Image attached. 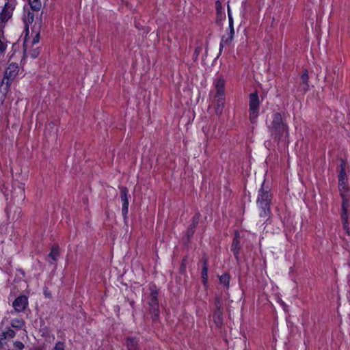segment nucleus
<instances>
[{
  "mask_svg": "<svg viewBox=\"0 0 350 350\" xmlns=\"http://www.w3.org/2000/svg\"><path fill=\"white\" fill-rule=\"evenodd\" d=\"M269 129L275 142L286 144L288 142V131L287 126L284 123L282 115L280 113L273 114V120L269 126Z\"/></svg>",
  "mask_w": 350,
  "mask_h": 350,
  "instance_id": "1",
  "label": "nucleus"
},
{
  "mask_svg": "<svg viewBox=\"0 0 350 350\" xmlns=\"http://www.w3.org/2000/svg\"><path fill=\"white\" fill-rule=\"evenodd\" d=\"M271 200V195L268 190H265L263 185L258 191L257 199V204L261 208L260 213V217H267L271 213L270 204Z\"/></svg>",
  "mask_w": 350,
  "mask_h": 350,
  "instance_id": "2",
  "label": "nucleus"
},
{
  "mask_svg": "<svg viewBox=\"0 0 350 350\" xmlns=\"http://www.w3.org/2000/svg\"><path fill=\"white\" fill-rule=\"evenodd\" d=\"M340 196L342 199L340 217L343 228L349 234L348 208L350 206V194L349 193H342L340 194Z\"/></svg>",
  "mask_w": 350,
  "mask_h": 350,
  "instance_id": "3",
  "label": "nucleus"
},
{
  "mask_svg": "<svg viewBox=\"0 0 350 350\" xmlns=\"http://www.w3.org/2000/svg\"><path fill=\"white\" fill-rule=\"evenodd\" d=\"M259 96L257 92L250 94L249 97V111L250 121L254 123L256 122L257 117L259 114Z\"/></svg>",
  "mask_w": 350,
  "mask_h": 350,
  "instance_id": "4",
  "label": "nucleus"
},
{
  "mask_svg": "<svg viewBox=\"0 0 350 350\" xmlns=\"http://www.w3.org/2000/svg\"><path fill=\"white\" fill-rule=\"evenodd\" d=\"M210 94L213 96L215 113L220 116L222 113L225 103L224 89H216L215 91H211Z\"/></svg>",
  "mask_w": 350,
  "mask_h": 350,
  "instance_id": "5",
  "label": "nucleus"
},
{
  "mask_svg": "<svg viewBox=\"0 0 350 350\" xmlns=\"http://www.w3.org/2000/svg\"><path fill=\"white\" fill-rule=\"evenodd\" d=\"M18 73V66L16 63L10 64L5 71L4 77L2 83L6 86L12 85Z\"/></svg>",
  "mask_w": 350,
  "mask_h": 350,
  "instance_id": "6",
  "label": "nucleus"
},
{
  "mask_svg": "<svg viewBox=\"0 0 350 350\" xmlns=\"http://www.w3.org/2000/svg\"><path fill=\"white\" fill-rule=\"evenodd\" d=\"M151 293L148 299L150 311L153 318L156 319L159 314V302L157 299L158 292L154 288H150Z\"/></svg>",
  "mask_w": 350,
  "mask_h": 350,
  "instance_id": "7",
  "label": "nucleus"
},
{
  "mask_svg": "<svg viewBox=\"0 0 350 350\" xmlns=\"http://www.w3.org/2000/svg\"><path fill=\"white\" fill-rule=\"evenodd\" d=\"M15 8V1H8L5 3L3 9L0 14V20L1 22H7L12 16Z\"/></svg>",
  "mask_w": 350,
  "mask_h": 350,
  "instance_id": "8",
  "label": "nucleus"
},
{
  "mask_svg": "<svg viewBox=\"0 0 350 350\" xmlns=\"http://www.w3.org/2000/svg\"><path fill=\"white\" fill-rule=\"evenodd\" d=\"M228 20H229L230 32L228 33L226 37L224 36L222 38L221 43H220L221 47H223V46L224 44H227L230 43L232 40L234 34V27H233V21H232V15L230 13L229 6H228Z\"/></svg>",
  "mask_w": 350,
  "mask_h": 350,
  "instance_id": "9",
  "label": "nucleus"
},
{
  "mask_svg": "<svg viewBox=\"0 0 350 350\" xmlns=\"http://www.w3.org/2000/svg\"><path fill=\"white\" fill-rule=\"evenodd\" d=\"M28 306V299L25 295L18 296L12 304V306L16 312H23Z\"/></svg>",
  "mask_w": 350,
  "mask_h": 350,
  "instance_id": "10",
  "label": "nucleus"
},
{
  "mask_svg": "<svg viewBox=\"0 0 350 350\" xmlns=\"http://www.w3.org/2000/svg\"><path fill=\"white\" fill-rule=\"evenodd\" d=\"M129 190L126 187H122L120 188V198L122 202V214L126 215L129 211V200H128Z\"/></svg>",
  "mask_w": 350,
  "mask_h": 350,
  "instance_id": "11",
  "label": "nucleus"
},
{
  "mask_svg": "<svg viewBox=\"0 0 350 350\" xmlns=\"http://www.w3.org/2000/svg\"><path fill=\"white\" fill-rule=\"evenodd\" d=\"M15 336V331L10 327H7L0 333V342L6 339L13 338Z\"/></svg>",
  "mask_w": 350,
  "mask_h": 350,
  "instance_id": "12",
  "label": "nucleus"
},
{
  "mask_svg": "<svg viewBox=\"0 0 350 350\" xmlns=\"http://www.w3.org/2000/svg\"><path fill=\"white\" fill-rule=\"evenodd\" d=\"M13 198H18V200H23L25 198V188L24 185L21 184L18 188H15L14 189L13 193H12Z\"/></svg>",
  "mask_w": 350,
  "mask_h": 350,
  "instance_id": "13",
  "label": "nucleus"
},
{
  "mask_svg": "<svg viewBox=\"0 0 350 350\" xmlns=\"http://www.w3.org/2000/svg\"><path fill=\"white\" fill-rule=\"evenodd\" d=\"M34 19V14L33 13L31 12L30 11H27L25 13L23 16V22L25 24V27L27 31H29V24L32 23Z\"/></svg>",
  "mask_w": 350,
  "mask_h": 350,
  "instance_id": "14",
  "label": "nucleus"
},
{
  "mask_svg": "<svg viewBox=\"0 0 350 350\" xmlns=\"http://www.w3.org/2000/svg\"><path fill=\"white\" fill-rule=\"evenodd\" d=\"M25 325V322L23 319L15 318L10 321L11 327L16 329H22Z\"/></svg>",
  "mask_w": 350,
  "mask_h": 350,
  "instance_id": "15",
  "label": "nucleus"
},
{
  "mask_svg": "<svg viewBox=\"0 0 350 350\" xmlns=\"http://www.w3.org/2000/svg\"><path fill=\"white\" fill-rule=\"evenodd\" d=\"M338 191L340 194L349 193V186L348 180H338Z\"/></svg>",
  "mask_w": 350,
  "mask_h": 350,
  "instance_id": "16",
  "label": "nucleus"
},
{
  "mask_svg": "<svg viewBox=\"0 0 350 350\" xmlns=\"http://www.w3.org/2000/svg\"><path fill=\"white\" fill-rule=\"evenodd\" d=\"M138 340L135 338L128 337L126 339V346L128 350H137Z\"/></svg>",
  "mask_w": 350,
  "mask_h": 350,
  "instance_id": "17",
  "label": "nucleus"
},
{
  "mask_svg": "<svg viewBox=\"0 0 350 350\" xmlns=\"http://www.w3.org/2000/svg\"><path fill=\"white\" fill-rule=\"evenodd\" d=\"M223 311L222 310H216L213 314V319L217 327L221 326L222 324Z\"/></svg>",
  "mask_w": 350,
  "mask_h": 350,
  "instance_id": "18",
  "label": "nucleus"
},
{
  "mask_svg": "<svg viewBox=\"0 0 350 350\" xmlns=\"http://www.w3.org/2000/svg\"><path fill=\"white\" fill-rule=\"evenodd\" d=\"M230 276L227 273H225L219 277V282L226 288H228L230 286Z\"/></svg>",
  "mask_w": 350,
  "mask_h": 350,
  "instance_id": "19",
  "label": "nucleus"
},
{
  "mask_svg": "<svg viewBox=\"0 0 350 350\" xmlns=\"http://www.w3.org/2000/svg\"><path fill=\"white\" fill-rule=\"evenodd\" d=\"M59 247L58 245H53L51 248V252L48 256V259L51 258L53 261H56L59 256Z\"/></svg>",
  "mask_w": 350,
  "mask_h": 350,
  "instance_id": "20",
  "label": "nucleus"
},
{
  "mask_svg": "<svg viewBox=\"0 0 350 350\" xmlns=\"http://www.w3.org/2000/svg\"><path fill=\"white\" fill-rule=\"evenodd\" d=\"M28 3L33 11H39L42 8L40 0H28Z\"/></svg>",
  "mask_w": 350,
  "mask_h": 350,
  "instance_id": "21",
  "label": "nucleus"
},
{
  "mask_svg": "<svg viewBox=\"0 0 350 350\" xmlns=\"http://www.w3.org/2000/svg\"><path fill=\"white\" fill-rule=\"evenodd\" d=\"M338 180H348L345 163H342L340 165V170L338 174Z\"/></svg>",
  "mask_w": 350,
  "mask_h": 350,
  "instance_id": "22",
  "label": "nucleus"
},
{
  "mask_svg": "<svg viewBox=\"0 0 350 350\" xmlns=\"http://www.w3.org/2000/svg\"><path fill=\"white\" fill-rule=\"evenodd\" d=\"M240 249L239 237L236 236L232 241V251L237 257Z\"/></svg>",
  "mask_w": 350,
  "mask_h": 350,
  "instance_id": "23",
  "label": "nucleus"
},
{
  "mask_svg": "<svg viewBox=\"0 0 350 350\" xmlns=\"http://www.w3.org/2000/svg\"><path fill=\"white\" fill-rule=\"evenodd\" d=\"M199 220V215H196L193 217L192 224L191 225L190 228H189L187 231V236L190 237L193 234L194 228H196V225L198 223Z\"/></svg>",
  "mask_w": 350,
  "mask_h": 350,
  "instance_id": "24",
  "label": "nucleus"
},
{
  "mask_svg": "<svg viewBox=\"0 0 350 350\" xmlns=\"http://www.w3.org/2000/svg\"><path fill=\"white\" fill-rule=\"evenodd\" d=\"M199 220V215H196L193 217L192 224L191 225L190 228H189L187 231V236L190 237L193 234L194 228H196V225L198 223Z\"/></svg>",
  "mask_w": 350,
  "mask_h": 350,
  "instance_id": "25",
  "label": "nucleus"
},
{
  "mask_svg": "<svg viewBox=\"0 0 350 350\" xmlns=\"http://www.w3.org/2000/svg\"><path fill=\"white\" fill-rule=\"evenodd\" d=\"M202 280L204 284H206L208 282V267L206 261L204 262L203 267L202 269Z\"/></svg>",
  "mask_w": 350,
  "mask_h": 350,
  "instance_id": "26",
  "label": "nucleus"
},
{
  "mask_svg": "<svg viewBox=\"0 0 350 350\" xmlns=\"http://www.w3.org/2000/svg\"><path fill=\"white\" fill-rule=\"evenodd\" d=\"M214 84L215 88H224L226 82L223 77L218 75L214 79Z\"/></svg>",
  "mask_w": 350,
  "mask_h": 350,
  "instance_id": "27",
  "label": "nucleus"
},
{
  "mask_svg": "<svg viewBox=\"0 0 350 350\" xmlns=\"http://www.w3.org/2000/svg\"><path fill=\"white\" fill-rule=\"evenodd\" d=\"M3 32L0 29V53L5 51L6 44L3 42Z\"/></svg>",
  "mask_w": 350,
  "mask_h": 350,
  "instance_id": "28",
  "label": "nucleus"
},
{
  "mask_svg": "<svg viewBox=\"0 0 350 350\" xmlns=\"http://www.w3.org/2000/svg\"><path fill=\"white\" fill-rule=\"evenodd\" d=\"M33 35V40L30 42L31 44H37L39 42V37H40V33L38 31H33L32 34Z\"/></svg>",
  "mask_w": 350,
  "mask_h": 350,
  "instance_id": "29",
  "label": "nucleus"
},
{
  "mask_svg": "<svg viewBox=\"0 0 350 350\" xmlns=\"http://www.w3.org/2000/svg\"><path fill=\"white\" fill-rule=\"evenodd\" d=\"M52 350H65V344L62 342H56L55 347Z\"/></svg>",
  "mask_w": 350,
  "mask_h": 350,
  "instance_id": "30",
  "label": "nucleus"
},
{
  "mask_svg": "<svg viewBox=\"0 0 350 350\" xmlns=\"http://www.w3.org/2000/svg\"><path fill=\"white\" fill-rule=\"evenodd\" d=\"M308 79V72L306 70H305L301 77V81L304 85H307Z\"/></svg>",
  "mask_w": 350,
  "mask_h": 350,
  "instance_id": "31",
  "label": "nucleus"
},
{
  "mask_svg": "<svg viewBox=\"0 0 350 350\" xmlns=\"http://www.w3.org/2000/svg\"><path fill=\"white\" fill-rule=\"evenodd\" d=\"M14 347L18 350H22L25 347V345L22 342L15 341L14 342Z\"/></svg>",
  "mask_w": 350,
  "mask_h": 350,
  "instance_id": "32",
  "label": "nucleus"
},
{
  "mask_svg": "<svg viewBox=\"0 0 350 350\" xmlns=\"http://www.w3.org/2000/svg\"><path fill=\"white\" fill-rule=\"evenodd\" d=\"M39 53H40V51H39L38 49H36L30 53V55L31 57L36 58L38 56Z\"/></svg>",
  "mask_w": 350,
  "mask_h": 350,
  "instance_id": "33",
  "label": "nucleus"
},
{
  "mask_svg": "<svg viewBox=\"0 0 350 350\" xmlns=\"http://www.w3.org/2000/svg\"><path fill=\"white\" fill-rule=\"evenodd\" d=\"M215 306L217 308L216 310H222L221 309V303L219 298H217L215 300Z\"/></svg>",
  "mask_w": 350,
  "mask_h": 350,
  "instance_id": "34",
  "label": "nucleus"
},
{
  "mask_svg": "<svg viewBox=\"0 0 350 350\" xmlns=\"http://www.w3.org/2000/svg\"><path fill=\"white\" fill-rule=\"evenodd\" d=\"M29 44V41L28 40V39L26 38L24 42V50L25 52H27V49Z\"/></svg>",
  "mask_w": 350,
  "mask_h": 350,
  "instance_id": "35",
  "label": "nucleus"
},
{
  "mask_svg": "<svg viewBox=\"0 0 350 350\" xmlns=\"http://www.w3.org/2000/svg\"><path fill=\"white\" fill-rule=\"evenodd\" d=\"M4 90H5V91H4V92H3L2 93H3V94H5L7 93V89H6V88H4Z\"/></svg>",
  "mask_w": 350,
  "mask_h": 350,
  "instance_id": "36",
  "label": "nucleus"
},
{
  "mask_svg": "<svg viewBox=\"0 0 350 350\" xmlns=\"http://www.w3.org/2000/svg\"><path fill=\"white\" fill-rule=\"evenodd\" d=\"M36 350H41V349H36Z\"/></svg>",
  "mask_w": 350,
  "mask_h": 350,
  "instance_id": "37",
  "label": "nucleus"
}]
</instances>
